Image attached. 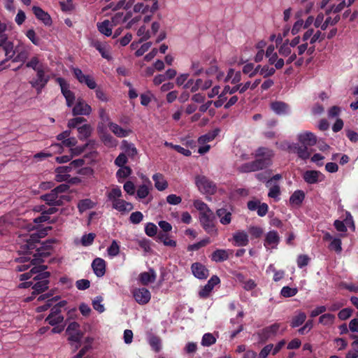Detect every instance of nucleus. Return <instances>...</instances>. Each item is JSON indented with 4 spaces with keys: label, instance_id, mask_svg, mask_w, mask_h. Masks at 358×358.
Instances as JSON below:
<instances>
[{
    "label": "nucleus",
    "instance_id": "1",
    "mask_svg": "<svg viewBox=\"0 0 358 358\" xmlns=\"http://www.w3.org/2000/svg\"><path fill=\"white\" fill-rule=\"evenodd\" d=\"M19 252L23 256L17 259L20 264L15 266V271L18 272L27 270L32 265H37L43 262V258L50 255L51 244L55 243L54 239L40 243L42 238L38 233H33L29 235L20 236Z\"/></svg>",
    "mask_w": 358,
    "mask_h": 358
},
{
    "label": "nucleus",
    "instance_id": "2",
    "mask_svg": "<svg viewBox=\"0 0 358 358\" xmlns=\"http://www.w3.org/2000/svg\"><path fill=\"white\" fill-rule=\"evenodd\" d=\"M46 268L47 266H35L29 272L19 275V279L21 281L29 280L32 277L33 280L36 281L35 283L33 282L32 289L34 291L31 296L25 299L26 301H32L36 295L48 289L50 283L48 278L50 276V273L44 271Z\"/></svg>",
    "mask_w": 358,
    "mask_h": 358
},
{
    "label": "nucleus",
    "instance_id": "3",
    "mask_svg": "<svg viewBox=\"0 0 358 358\" xmlns=\"http://www.w3.org/2000/svg\"><path fill=\"white\" fill-rule=\"evenodd\" d=\"M274 154L273 150L265 147H259L255 150V160L241 165L238 170L241 173L255 172L267 168L271 164V158Z\"/></svg>",
    "mask_w": 358,
    "mask_h": 358
},
{
    "label": "nucleus",
    "instance_id": "4",
    "mask_svg": "<svg viewBox=\"0 0 358 358\" xmlns=\"http://www.w3.org/2000/svg\"><path fill=\"white\" fill-rule=\"evenodd\" d=\"M122 196L120 187H114L107 193L108 199L112 203L113 208L122 214H126L131 211L134 206L131 203L121 199Z\"/></svg>",
    "mask_w": 358,
    "mask_h": 358
},
{
    "label": "nucleus",
    "instance_id": "5",
    "mask_svg": "<svg viewBox=\"0 0 358 358\" xmlns=\"http://www.w3.org/2000/svg\"><path fill=\"white\" fill-rule=\"evenodd\" d=\"M57 83L61 88V92L66 99V106L71 107L76 101V96L73 92L70 90V85L63 78H57Z\"/></svg>",
    "mask_w": 358,
    "mask_h": 358
},
{
    "label": "nucleus",
    "instance_id": "6",
    "mask_svg": "<svg viewBox=\"0 0 358 358\" xmlns=\"http://www.w3.org/2000/svg\"><path fill=\"white\" fill-rule=\"evenodd\" d=\"M41 198L46 203V204L53 206H59L63 205L64 200L67 201H70L69 196L59 195L54 191V189H52L50 192L48 194L42 195Z\"/></svg>",
    "mask_w": 358,
    "mask_h": 358
},
{
    "label": "nucleus",
    "instance_id": "7",
    "mask_svg": "<svg viewBox=\"0 0 358 358\" xmlns=\"http://www.w3.org/2000/svg\"><path fill=\"white\" fill-rule=\"evenodd\" d=\"M195 182L199 191L203 193L213 194L215 192V185L204 176H196Z\"/></svg>",
    "mask_w": 358,
    "mask_h": 358
},
{
    "label": "nucleus",
    "instance_id": "8",
    "mask_svg": "<svg viewBox=\"0 0 358 358\" xmlns=\"http://www.w3.org/2000/svg\"><path fill=\"white\" fill-rule=\"evenodd\" d=\"M66 333L69 336L68 340L77 344L80 343L83 336V334L80 330V324L76 322H72L68 325ZM78 345H76V349H78Z\"/></svg>",
    "mask_w": 358,
    "mask_h": 358
},
{
    "label": "nucleus",
    "instance_id": "9",
    "mask_svg": "<svg viewBox=\"0 0 358 358\" xmlns=\"http://www.w3.org/2000/svg\"><path fill=\"white\" fill-rule=\"evenodd\" d=\"M48 80L49 76H45L44 69L39 68L36 71V78L32 80L30 83L33 87L36 89L38 94H39L41 90L45 87Z\"/></svg>",
    "mask_w": 358,
    "mask_h": 358
},
{
    "label": "nucleus",
    "instance_id": "10",
    "mask_svg": "<svg viewBox=\"0 0 358 358\" xmlns=\"http://www.w3.org/2000/svg\"><path fill=\"white\" fill-rule=\"evenodd\" d=\"M131 293L135 301L140 305L147 304L151 299L150 291L145 287L135 288Z\"/></svg>",
    "mask_w": 358,
    "mask_h": 358
},
{
    "label": "nucleus",
    "instance_id": "11",
    "mask_svg": "<svg viewBox=\"0 0 358 358\" xmlns=\"http://www.w3.org/2000/svg\"><path fill=\"white\" fill-rule=\"evenodd\" d=\"M91 113V106L87 104L83 99H78L72 109V114L73 116L89 115Z\"/></svg>",
    "mask_w": 358,
    "mask_h": 358
},
{
    "label": "nucleus",
    "instance_id": "12",
    "mask_svg": "<svg viewBox=\"0 0 358 358\" xmlns=\"http://www.w3.org/2000/svg\"><path fill=\"white\" fill-rule=\"evenodd\" d=\"M91 45L99 51L103 58L107 60L112 59L110 46L107 43L101 42L99 40H92L91 41Z\"/></svg>",
    "mask_w": 358,
    "mask_h": 358
},
{
    "label": "nucleus",
    "instance_id": "13",
    "mask_svg": "<svg viewBox=\"0 0 358 358\" xmlns=\"http://www.w3.org/2000/svg\"><path fill=\"white\" fill-rule=\"evenodd\" d=\"M150 1H143L138 2L134 6L133 10L136 13H146L148 11L151 13H154L155 10L158 9V3L155 1L152 4L150 5Z\"/></svg>",
    "mask_w": 358,
    "mask_h": 358
},
{
    "label": "nucleus",
    "instance_id": "14",
    "mask_svg": "<svg viewBox=\"0 0 358 358\" xmlns=\"http://www.w3.org/2000/svg\"><path fill=\"white\" fill-rule=\"evenodd\" d=\"M288 150L289 152L297 154L298 157L302 159H307L310 156L308 146L303 144L300 145L297 143H292L288 145Z\"/></svg>",
    "mask_w": 358,
    "mask_h": 358
},
{
    "label": "nucleus",
    "instance_id": "15",
    "mask_svg": "<svg viewBox=\"0 0 358 358\" xmlns=\"http://www.w3.org/2000/svg\"><path fill=\"white\" fill-rule=\"evenodd\" d=\"M64 320V316L62 315V310L52 306L50 309V313L45 318V321L50 325L54 327L63 322Z\"/></svg>",
    "mask_w": 358,
    "mask_h": 358
},
{
    "label": "nucleus",
    "instance_id": "16",
    "mask_svg": "<svg viewBox=\"0 0 358 358\" xmlns=\"http://www.w3.org/2000/svg\"><path fill=\"white\" fill-rule=\"evenodd\" d=\"M280 324L278 323L273 324L265 327L258 333L259 339L262 342H265L269 338L275 336L279 330Z\"/></svg>",
    "mask_w": 358,
    "mask_h": 358
},
{
    "label": "nucleus",
    "instance_id": "17",
    "mask_svg": "<svg viewBox=\"0 0 358 358\" xmlns=\"http://www.w3.org/2000/svg\"><path fill=\"white\" fill-rule=\"evenodd\" d=\"M191 270L194 276L198 279H206L209 275L208 269L201 263L195 262L191 266Z\"/></svg>",
    "mask_w": 358,
    "mask_h": 358
},
{
    "label": "nucleus",
    "instance_id": "18",
    "mask_svg": "<svg viewBox=\"0 0 358 358\" xmlns=\"http://www.w3.org/2000/svg\"><path fill=\"white\" fill-rule=\"evenodd\" d=\"M280 236L276 231H270L265 236L264 245L266 248L275 249L280 243Z\"/></svg>",
    "mask_w": 358,
    "mask_h": 358
},
{
    "label": "nucleus",
    "instance_id": "19",
    "mask_svg": "<svg viewBox=\"0 0 358 358\" xmlns=\"http://www.w3.org/2000/svg\"><path fill=\"white\" fill-rule=\"evenodd\" d=\"M216 215L223 225L231 223L232 219V208L231 206L220 208L216 210Z\"/></svg>",
    "mask_w": 358,
    "mask_h": 358
},
{
    "label": "nucleus",
    "instance_id": "20",
    "mask_svg": "<svg viewBox=\"0 0 358 358\" xmlns=\"http://www.w3.org/2000/svg\"><path fill=\"white\" fill-rule=\"evenodd\" d=\"M220 282V278L217 275H213L208 281L207 284L199 291V295L201 298H206L209 296L210 293L214 287L219 284Z\"/></svg>",
    "mask_w": 358,
    "mask_h": 358
},
{
    "label": "nucleus",
    "instance_id": "21",
    "mask_svg": "<svg viewBox=\"0 0 358 358\" xmlns=\"http://www.w3.org/2000/svg\"><path fill=\"white\" fill-rule=\"evenodd\" d=\"M212 214L206 213H201L199 216L200 222L203 227V228L208 233H216L217 231L215 229V225L213 223L212 220L210 219V215Z\"/></svg>",
    "mask_w": 358,
    "mask_h": 358
},
{
    "label": "nucleus",
    "instance_id": "22",
    "mask_svg": "<svg viewBox=\"0 0 358 358\" xmlns=\"http://www.w3.org/2000/svg\"><path fill=\"white\" fill-rule=\"evenodd\" d=\"M303 178L308 184H315L323 179V175L319 171H306Z\"/></svg>",
    "mask_w": 358,
    "mask_h": 358
},
{
    "label": "nucleus",
    "instance_id": "23",
    "mask_svg": "<svg viewBox=\"0 0 358 358\" xmlns=\"http://www.w3.org/2000/svg\"><path fill=\"white\" fill-rule=\"evenodd\" d=\"M157 274L155 271L150 268L147 272H142L138 275V280L143 285H148L156 280Z\"/></svg>",
    "mask_w": 358,
    "mask_h": 358
},
{
    "label": "nucleus",
    "instance_id": "24",
    "mask_svg": "<svg viewBox=\"0 0 358 358\" xmlns=\"http://www.w3.org/2000/svg\"><path fill=\"white\" fill-rule=\"evenodd\" d=\"M92 267L94 274L97 277H102L106 273V262L99 257L95 258L92 263Z\"/></svg>",
    "mask_w": 358,
    "mask_h": 358
},
{
    "label": "nucleus",
    "instance_id": "25",
    "mask_svg": "<svg viewBox=\"0 0 358 358\" xmlns=\"http://www.w3.org/2000/svg\"><path fill=\"white\" fill-rule=\"evenodd\" d=\"M271 110L278 115H286L289 113V106L287 103L280 101H275L271 103Z\"/></svg>",
    "mask_w": 358,
    "mask_h": 358
},
{
    "label": "nucleus",
    "instance_id": "26",
    "mask_svg": "<svg viewBox=\"0 0 358 358\" xmlns=\"http://www.w3.org/2000/svg\"><path fill=\"white\" fill-rule=\"evenodd\" d=\"M32 10L36 18L42 21L45 25H50L52 24V19L50 15L43 10L40 7L33 6Z\"/></svg>",
    "mask_w": 358,
    "mask_h": 358
},
{
    "label": "nucleus",
    "instance_id": "27",
    "mask_svg": "<svg viewBox=\"0 0 358 358\" xmlns=\"http://www.w3.org/2000/svg\"><path fill=\"white\" fill-rule=\"evenodd\" d=\"M298 140L301 144L306 146H313L317 143L316 136L313 133L308 131L299 134Z\"/></svg>",
    "mask_w": 358,
    "mask_h": 358
},
{
    "label": "nucleus",
    "instance_id": "28",
    "mask_svg": "<svg viewBox=\"0 0 358 358\" xmlns=\"http://www.w3.org/2000/svg\"><path fill=\"white\" fill-rule=\"evenodd\" d=\"M108 127L110 131L119 138L128 136L129 134L132 133L131 129H123L116 123L110 122L108 124Z\"/></svg>",
    "mask_w": 358,
    "mask_h": 358
},
{
    "label": "nucleus",
    "instance_id": "29",
    "mask_svg": "<svg viewBox=\"0 0 358 358\" xmlns=\"http://www.w3.org/2000/svg\"><path fill=\"white\" fill-rule=\"evenodd\" d=\"M229 257V250L224 249H217L215 250L210 256V259L215 262H222L226 261Z\"/></svg>",
    "mask_w": 358,
    "mask_h": 358
},
{
    "label": "nucleus",
    "instance_id": "30",
    "mask_svg": "<svg viewBox=\"0 0 358 358\" xmlns=\"http://www.w3.org/2000/svg\"><path fill=\"white\" fill-rule=\"evenodd\" d=\"M17 55L12 59L13 62H22L24 64L29 57V51L23 46L16 47Z\"/></svg>",
    "mask_w": 358,
    "mask_h": 358
},
{
    "label": "nucleus",
    "instance_id": "31",
    "mask_svg": "<svg viewBox=\"0 0 358 358\" xmlns=\"http://www.w3.org/2000/svg\"><path fill=\"white\" fill-rule=\"evenodd\" d=\"M132 5V2L128 1L127 2L126 0H120L118 1L117 3L114 4L113 3H110L108 6L103 7L102 8V12H105L108 9H111L113 11L117 10L120 8L124 9H128Z\"/></svg>",
    "mask_w": 358,
    "mask_h": 358
},
{
    "label": "nucleus",
    "instance_id": "32",
    "mask_svg": "<svg viewBox=\"0 0 358 358\" xmlns=\"http://www.w3.org/2000/svg\"><path fill=\"white\" fill-rule=\"evenodd\" d=\"M233 239L236 246H245L248 244V236L244 231H237L234 234Z\"/></svg>",
    "mask_w": 358,
    "mask_h": 358
},
{
    "label": "nucleus",
    "instance_id": "33",
    "mask_svg": "<svg viewBox=\"0 0 358 358\" xmlns=\"http://www.w3.org/2000/svg\"><path fill=\"white\" fill-rule=\"evenodd\" d=\"M306 314L302 311H297L290 321V326L292 328L302 325L306 320Z\"/></svg>",
    "mask_w": 358,
    "mask_h": 358
},
{
    "label": "nucleus",
    "instance_id": "34",
    "mask_svg": "<svg viewBox=\"0 0 358 358\" xmlns=\"http://www.w3.org/2000/svg\"><path fill=\"white\" fill-rule=\"evenodd\" d=\"M152 179L155 182V187L159 191H163L168 187V183L162 173H157L153 175Z\"/></svg>",
    "mask_w": 358,
    "mask_h": 358
},
{
    "label": "nucleus",
    "instance_id": "35",
    "mask_svg": "<svg viewBox=\"0 0 358 358\" xmlns=\"http://www.w3.org/2000/svg\"><path fill=\"white\" fill-rule=\"evenodd\" d=\"M250 85V82H246L244 85L238 84L233 87H230L229 85L224 87V93H228L229 94H232L237 91H239L240 93H244Z\"/></svg>",
    "mask_w": 358,
    "mask_h": 358
},
{
    "label": "nucleus",
    "instance_id": "36",
    "mask_svg": "<svg viewBox=\"0 0 358 358\" xmlns=\"http://www.w3.org/2000/svg\"><path fill=\"white\" fill-rule=\"evenodd\" d=\"M305 198V194L302 190L295 191L289 198V203L294 206H299Z\"/></svg>",
    "mask_w": 358,
    "mask_h": 358
},
{
    "label": "nucleus",
    "instance_id": "37",
    "mask_svg": "<svg viewBox=\"0 0 358 358\" xmlns=\"http://www.w3.org/2000/svg\"><path fill=\"white\" fill-rule=\"evenodd\" d=\"M96 27L99 31L102 34L106 36H110L112 34V26L108 20H106L102 22H98Z\"/></svg>",
    "mask_w": 358,
    "mask_h": 358
},
{
    "label": "nucleus",
    "instance_id": "38",
    "mask_svg": "<svg viewBox=\"0 0 358 358\" xmlns=\"http://www.w3.org/2000/svg\"><path fill=\"white\" fill-rule=\"evenodd\" d=\"M220 130L218 128L213 129L208 132L207 134L200 136L198 139L199 144H204L207 142H210L215 139V138L219 134Z\"/></svg>",
    "mask_w": 358,
    "mask_h": 358
},
{
    "label": "nucleus",
    "instance_id": "39",
    "mask_svg": "<svg viewBox=\"0 0 358 358\" xmlns=\"http://www.w3.org/2000/svg\"><path fill=\"white\" fill-rule=\"evenodd\" d=\"M148 343L152 349L155 352H159L162 348V341L159 336L153 334L148 336Z\"/></svg>",
    "mask_w": 358,
    "mask_h": 358
},
{
    "label": "nucleus",
    "instance_id": "40",
    "mask_svg": "<svg viewBox=\"0 0 358 358\" xmlns=\"http://www.w3.org/2000/svg\"><path fill=\"white\" fill-rule=\"evenodd\" d=\"M3 50L5 52L6 59L8 60H12L16 54V47L14 48L13 43L11 41H7L3 45Z\"/></svg>",
    "mask_w": 358,
    "mask_h": 358
},
{
    "label": "nucleus",
    "instance_id": "41",
    "mask_svg": "<svg viewBox=\"0 0 358 358\" xmlns=\"http://www.w3.org/2000/svg\"><path fill=\"white\" fill-rule=\"evenodd\" d=\"M157 239L166 246L175 248L177 245L176 241L171 239L169 235L164 232H159L157 234Z\"/></svg>",
    "mask_w": 358,
    "mask_h": 358
},
{
    "label": "nucleus",
    "instance_id": "42",
    "mask_svg": "<svg viewBox=\"0 0 358 358\" xmlns=\"http://www.w3.org/2000/svg\"><path fill=\"white\" fill-rule=\"evenodd\" d=\"M92 128L88 124H85L83 126L78 127V131L79 133V138L80 140L86 139L88 138L92 133Z\"/></svg>",
    "mask_w": 358,
    "mask_h": 358
},
{
    "label": "nucleus",
    "instance_id": "43",
    "mask_svg": "<svg viewBox=\"0 0 358 358\" xmlns=\"http://www.w3.org/2000/svg\"><path fill=\"white\" fill-rule=\"evenodd\" d=\"M95 206V203L90 199L80 200L78 203V208L80 213L92 209Z\"/></svg>",
    "mask_w": 358,
    "mask_h": 358
},
{
    "label": "nucleus",
    "instance_id": "44",
    "mask_svg": "<svg viewBox=\"0 0 358 358\" xmlns=\"http://www.w3.org/2000/svg\"><path fill=\"white\" fill-rule=\"evenodd\" d=\"M216 342V338L213 336V334L210 333H206L205 334L201 339V345L203 346L208 347Z\"/></svg>",
    "mask_w": 358,
    "mask_h": 358
},
{
    "label": "nucleus",
    "instance_id": "45",
    "mask_svg": "<svg viewBox=\"0 0 358 358\" xmlns=\"http://www.w3.org/2000/svg\"><path fill=\"white\" fill-rule=\"evenodd\" d=\"M278 52L281 56L287 57L292 54L291 47L289 45V40L287 39L285 42L279 47Z\"/></svg>",
    "mask_w": 358,
    "mask_h": 358
},
{
    "label": "nucleus",
    "instance_id": "46",
    "mask_svg": "<svg viewBox=\"0 0 358 358\" xmlns=\"http://www.w3.org/2000/svg\"><path fill=\"white\" fill-rule=\"evenodd\" d=\"M335 316L330 313L322 315L319 318V323L323 325L332 324L334 322Z\"/></svg>",
    "mask_w": 358,
    "mask_h": 358
},
{
    "label": "nucleus",
    "instance_id": "47",
    "mask_svg": "<svg viewBox=\"0 0 358 358\" xmlns=\"http://www.w3.org/2000/svg\"><path fill=\"white\" fill-rule=\"evenodd\" d=\"M194 206L200 211L201 213H206L209 214H213L210 209L208 208L206 203L203 202L201 200H196L194 202Z\"/></svg>",
    "mask_w": 358,
    "mask_h": 358
},
{
    "label": "nucleus",
    "instance_id": "48",
    "mask_svg": "<svg viewBox=\"0 0 358 358\" xmlns=\"http://www.w3.org/2000/svg\"><path fill=\"white\" fill-rule=\"evenodd\" d=\"M137 35L141 37L138 43H143L150 38V31L145 26H141L137 31Z\"/></svg>",
    "mask_w": 358,
    "mask_h": 358
},
{
    "label": "nucleus",
    "instance_id": "49",
    "mask_svg": "<svg viewBox=\"0 0 358 358\" xmlns=\"http://www.w3.org/2000/svg\"><path fill=\"white\" fill-rule=\"evenodd\" d=\"M298 292L297 288L289 287L285 286L282 288L280 294L284 297H291L295 296Z\"/></svg>",
    "mask_w": 358,
    "mask_h": 358
},
{
    "label": "nucleus",
    "instance_id": "50",
    "mask_svg": "<svg viewBox=\"0 0 358 358\" xmlns=\"http://www.w3.org/2000/svg\"><path fill=\"white\" fill-rule=\"evenodd\" d=\"M107 252L110 257H115L119 254L120 246L116 241H113L111 245L108 248Z\"/></svg>",
    "mask_w": 358,
    "mask_h": 358
},
{
    "label": "nucleus",
    "instance_id": "51",
    "mask_svg": "<svg viewBox=\"0 0 358 358\" xmlns=\"http://www.w3.org/2000/svg\"><path fill=\"white\" fill-rule=\"evenodd\" d=\"M131 173V169L129 166H121L120 169L117 171L116 176L120 180V178H126Z\"/></svg>",
    "mask_w": 358,
    "mask_h": 358
},
{
    "label": "nucleus",
    "instance_id": "52",
    "mask_svg": "<svg viewBox=\"0 0 358 358\" xmlns=\"http://www.w3.org/2000/svg\"><path fill=\"white\" fill-rule=\"evenodd\" d=\"M340 15H337L334 18L331 17H327L321 26V29L324 31L327 29L329 25H335L340 20Z\"/></svg>",
    "mask_w": 358,
    "mask_h": 358
},
{
    "label": "nucleus",
    "instance_id": "53",
    "mask_svg": "<svg viewBox=\"0 0 358 358\" xmlns=\"http://www.w3.org/2000/svg\"><path fill=\"white\" fill-rule=\"evenodd\" d=\"M103 301V298L101 296H96L92 301V306L94 310H97L99 313H103L105 310L103 305L101 303Z\"/></svg>",
    "mask_w": 358,
    "mask_h": 358
},
{
    "label": "nucleus",
    "instance_id": "54",
    "mask_svg": "<svg viewBox=\"0 0 358 358\" xmlns=\"http://www.w3.org/2000/svg\"><path fill=\"white\" fill-rule=\"evenodd\" d=\"M123 144L124 150L129 156L134 157L137 154V150L133 143H129L124 141Z\"/></svg>",
    "mask_w": 358,
    "mask_h": 358
},
{
    "label": "nucleus",
    "instance_id": "55",
    "mask_svg": "<svg viewBox=\"0 0 358 358\" xmlns=\"http://www.w3.org/2000/svg\"><path fill=\"white\" fill-rule=\"evenodd\" d=\"M329 248L330 250H334L337 253H340L342 251L341 240L338 238H334L331 241Z\"/></svg>",
    "mask_w": 358,
    "mask_h": 358
},
{
    "label": "nucleus",
    "instance_id": "56",
    "mask_svg": "<svg viewBox=\"0 0 358 358\" xmlns=\"http://www.w3.org/2000/svg\"><path fill=\"white\" fill-rule=\"evenodd\" d=\"M325 38V34L321 31H314L310 39V44L314 45L316 42H322Z\"/></svg>",
    "mask_w": 358,
    "mask_h": 358
},
{
    "label": "nucleus",
    "instance_id": "57",
    "mask_svg": "<svg viewBox=\"0 0 358 358\" xmlns=\"http://www.w3.org/2000/svg\"><path fill=\"white\" fill-rule=\"evenodd\" d=\"M280 194V189L278 185H275L272 187L270 188L269 192L268 193V196L270 198H273L276 201L280 199L279 196Z\"/></svg>",
    "mask_w": 358,
    "mask_h": 358
},
{
    "label": "nucleus",
    "instance_id": "58",
    "mask_svg": "<svg viewBox=\"0 0 358 358\" xmlns=\"http://www.w3.org/2000/svg\"><path fill=\"white\" fill-rule=\"evenodd\" d=\"M96 235L94 233L83 235L81 238V243L84 246H88L92 244Z\"/></svg>",
    "mask_w": 358,
    "mask_h": 358
},
{
    "label": "nucleus",
    "instance_id": "59",
    "mask_svg": "<svg viewBox=\"0 0 358 358\" xmlns=\"http://www.w3.org/2000/svg\"><path fill=\"white\" fill-rule=\"evenodd\" d=\"M145 231L148 236L152 237L157 234V227L155 224L149 222L145 226Z\"/></svg>",
    "mask_w": 358,
    "mask_h": 358
},
{
    "label": "nucleus",
    "instance_id": "60",
    "mask_svg": "<svg viewBox=\"0 0 358 358\" xmlns=\"http://www.w3.org/2000/svg\"><path fill=\"white\" fill-rule=\"evenodd\" d=\"M86 119L81 117H76L73 119H71L68 122V127L69 128H75L77 127L79 124L86 122Z\"/></svg>",
    "mask_w": 358,
    "mask_h": 358
},
{
    "label": "nucleus",
    "instance_id": "61",
    "mask_svg": "<svg viewBox=\"0 0 358 358\" xmlns=\"http://www.w3.org/2000/svg\"><path fill=\"white\" fill-rule=\"evenodd\" d=\"M143 214L139 211H136L131 214L129 220L131 223L137 224H139L143 220Z\"/></svg>",
    "mask_w": 358,
    "mask_h": 358
},
{
    "label": "nucleus",
    "instance_id": "62",
    "mask_svg": "<svg viewBox=\"0 0 358 358\" xmlns=\"http://www.w3.org/2000/svg\"><path fill=\"white\" fill-rule=\"evenodd\" d=\"M39 64V59L37 57H33L29 62L26 64V66L31 68L34 71H38L39 68H43L42 66H38Z\"/></svg>",
    "mask_w": 358,
    "mask_h": 358
},
{
    "label": "nucleus",
    "instance_id": "63",
    "mask_svg": "<svg viewBox=\"0 0 358 358\" xmlns=\"http://www.w3.org/2000/svg\"><path fill=\"white\" fill-rule=\"evenodd\" d=\"M310 258L306 255H300L297 258V266L299 268H303L308 264Z\"/></svg>",
    "mask_w": 358,
    "mask_h": 358
},
{
    "label": "nucleus",
    "instance_id": "64",
    "mask_svg": "<svg viewBox=\"0 0 358 358\" xmlns=\"http://www.w3.org/2000/svg\"><path fill=\"white\" fill-rule=\"evenodd\" d=\"M275 72V69L270 68L268 66L265 65L261 69L260 75L263 76L264 78H267L273 76Z\"/></svg>",
    "mask_w": 358,
    "mask_h": 358
}]
</instances>
